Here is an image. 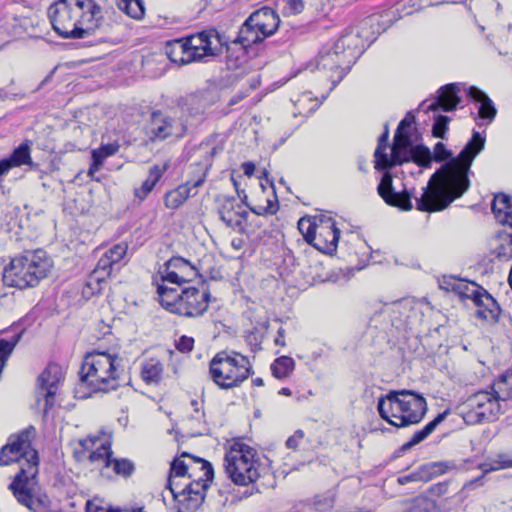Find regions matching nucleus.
Listing matches in <instances>:
<instances>
[{"mask_svg": "<svg viewBox=\"0 0 512 512\" xmlns=\"http://www.w3.org/2000/svg\"><path fill=\"white\" fill-rule=\"evenodd\" d=\"M485 141L481 133L473 131L471 139L455 157L442 142L436 143L431 152L432 161L445 163L422 188L421 196L416 198V208L425 212L442 211L464 195L470 188L472 163L484 149Z\"/></svg>", "mask_w": 512, "mask_h": 512, "instance_id": "obj_1", "label": "nucleus"}, {"mask_svg": "<svg viewBox=\"0 0 512 512\" xmlns=\"http://www.w3.org/2000/svg\"><path fill=\"white\" fill-rule=\"evenodd\" d=\"M381 33L377 18L368 17L356 31L342 35L333 47L322 50L316 59V69L323 71L332 90L346 75L350 65Z\"/></svg>", "mask_w": 512, "mask_h": 512, "instance_id": "obj_2", "label": "nucleus"}, {"mask_svg": "<svg viewBox=\"0 0 512 512\" xmlns=\"http://www.w3.org/2000/svg\"><path fill=\"white\" fill-rule=\"evenodd\" d=\"M30 436V430L11 436L0 450V466L20 463V470L9 489L19 503L36 511L35 505L42 506L41 500L36 496L39 461L37 451L31 446Z\"/></svg>", "mask_w": 512, "mask_h": 512, "instance_id": "obj_3", "label": "nucleus"}, {"mask_svg": "<svg viewBox=\"0 0 512 512\" xmlns=\"http://www.w3.org/2000/svg\"><path fill=\"white\" fill-rule=\"evenodd\" d=\"M54 31L65 39H84L100 26L101 8L94 0H57L48 8Z\"/></svg>", "mask_w": 512, "mask_h": 512, "instance_id": "obj_4", "label": "nucleus"}, {"mask_svg": "<svg viewBox=\"0 0 512 512\" xmlns=\"http://www.w3.org/2000/svg\"><path fill=\"white\" fill-rule=\"evenodd\" d=\"M223 48H226L227 52L230 50L226 37L215 28H209L167 41L164 51L171 62L187 65L217 57L222 54Z\"/></svg>", "mask_w": 512, "mask_h": 512, "instance_id": "obj_5", "label": "nucleus"}, {"mask_svg": "<svg viewBox=\"0 0 512 512\" xmlns=\"http://www.w3.org/2000/svg\"><path fill=\"white\" fill-rule=\"evenodd\" d=\"M123 359L112 350L88 352L81 365L80 380L93 391L109 392L120 386Z\"/></svg>", "mask_w": 512, "mask_h": 512, "instance_id": "obj_6", "label": "nucleus"}, {"mask_svg": "<svg viewBox=\"0 0 512 512\" xmlns=\"http://www.w3.org/2000/svg\"><path fill=\"white\" fill-rule=\"evenodd\" d=\"M380 417L395 427L418 424L425 416V398L412 390H393L378 399Z\"/></svg>", "mask_w": 512, "mask_h": 512, "instance_id": "obj_7", "label": "nucleus"}, {"mask_svg": "<svg viewBox=\"0 0 512 512\" xmlns=\"http://www.w3.org/2000/svg\"><path fill=\"white\" fill-rule=\"evenodd\" d=\"M53 268V261L42 249L25 251L11 259L3 269V282L9 287L26 289L36 287L47 278Z\"/></svg>", "mask_w": 512, "mask_h": 512, "instance_id": "obj_8", "label": "nucleus"}, {"mask_svg": "<svg viewBox=\"0 0 512 512\" xmlns=\"http://www.w3.org/2000/svg\"><path fill=\"white\" fill-rule=\"evenodd\" d=\"M224 470L227 477L238 486H245V497L259 493L256 487L263 466L256 449L237 441L230 445L224 457Z\"/></svg>", "mask_w": 512, "mask_h": 512, "instance_id": "obj_9", "label": "nucleus"}, {"mask_svg": "<svg viewBox=\"0 0 512 512\" xmlns=\"http://www.w3.org/2000/svg\"><path fill=\"white\" fill-rule=\"evenodd\" d=\"M157 292L160 303L166 310L186 317L203 315L211 297L207 289L199 290L189 287L179 292L178 288H171L163 284H158Z\"/></svg>", "mask_w": 512, "mask_h": 512, "instance_id": "obj_10", "label": "nucleus"}, {"mask_svg": "<svg viewBox=\"0 0 512 512\" xmlns=\"http://www.w3.org/2000/svg\"><path fill=\"white\" fill-rule=\"evenodd\" d=\"M251 369L248 358L236 352H218L209 363L212 381L226 390L240 386L250 376Z\"/></svg>", "mask_w": 512, "mask_h": 512, "instance_id": "obj_11", "label": "nucleus"}, {"mask_svg": "<svg viewBox=\"0 0 512 512\" xmlns=\"http://www.w3.org/2000/svg\"><path fill=\"white\" fill-rule=\"evenodd\" d=\"M388 138L389 131H384L378 138V144L374 152V168L378 171H384L377 192L388 205L409 211L412 209L411 195L406 190L402 192L394 190L392 175L388 171L391 168V163L388 162L389 154L387 153Z\"/></svg>", "mask_w": 512, "mask_h": 512, "instance_id": "obj_12", "label": "nucleus"}, {"mask_svg": "<svg viewBox=\"0 0 512 512\" xmlns=\"http://www.w3.org/2000/svg\"><path fill=\"white\" fill-rule=\"evenodd\" d=\"M298 229L305 241L317 250L331 254L336 251L340 238V230L335 221L326 215L310 218H301L298 221Z\"/></svg>", "mask_w": 512, "mask_h": 512, "instance_id": "obj_13", "label": "nucleus"}, {"mask_svg": "<svg viewBox=\"0 0 512 512\" xmlns=\"http://www.w3.org/2000/svg\"><path fill=\"white\" fill-rule=\"evenodd\" d=\"M211 482L200 478L168 477L167 488L175 501L176 511L196 512L203 504Z\"/></svg>", "mask_w": 512, "mask_h": 512, "instance_id": "obj_14", "label": "nucleus"}, {"mask_svg": "<svg viewBox=\"0 0 512 512\" xmlns=\"http://www.w3.org/2000/svg\"><path fill=\"white\" fill-rule=\"evenodd\" d=\"M447 290L451 289L463 299H470L477 307L475 316L487 322L496 323L501 314L497 301L483 287L474 282L452 279Z\"/></svg>", "mask_w": 512, "mask_h": 512, "instance_id": "obj_15", "label": "nucleus"}, {"mask_svg": "<svg viewBox=\"0 0 512 512\" xmlns=\"http://www.w3.org/2000/svg\"><path fill=\"white\" fill-rule=\"evenodd\" d=\"M459 415L468 425L491 422L501 413L500 400L493 392L478 391L458 406Z\"/></svg>", "mask_w": 512, "mask_h": 512, "instance_id": "obj_16", "label": "nucleus"}, {"mask_svg": "<svg viewBox=\"0 0 512 512\" xmlns=\"http://www.w3.org/2000/svg\"><path fill=\"white\" fill-rule=\"evenodd\" d=\"M410 161L422 168H430L432 164L431 151L424 145L413 146L407 132L396 131L388 162L391 163L392 168Z\"/></svg>", "mask_w": 512, "mask_h": 512, "instance_id": "obj_17", "label": "nucleus"}, {"mask_svg": "<svg viewBox=\"0 0 512 512\" xmlns=\"http://www.w3.org/2000/svg\"><path fill=\"white\" fill-rule=\"evenodd\" d=\"M197 470L202 471V476L199 477L202 481L213 480L214 470L208 461L184 452L172 461L169 477L192 479L197 477Z\"/></svg>", "mask_w": 512, "mask_h": 512, "instance_id": "obj_18", "label": "nucleus"}, {"mask_svg": "<svg viewBox=\"0 0 512 512\" xmlns=\"http://www.w3.org/2000/svg\"><path fill=\"white\" fill-rule=\"evenodd\" d=\"M217 152L216 147L201 143L196 150L195 160L186 169L185 185L192 190L202 186L212 165V159Z\"/></svg>", "mask_w": 512, "mask_h": 512, "instance_id": "obj_19", "label": "nucleus"}, {"mask_svg": "<svg viewBox=\"0 0 512 512\" xmlns=\"http://www.w3.org/2000/svg\"><path fill=\"white\" fill-rule=\"evenodd\" d=\"M63 379V368L56 363H49L38 377L37 400H45V411L54 405L55 395Z\"/></svg>", "mask_w": 512, "mask_h": 512, "instance_id": "obj_20", "label": "nucleus"}, {"mask_svg": "<svg viewBox=\"0 0 512 512\" xmlns=\"http://www.w3.org/2000/svg\"><path fill=\"white\" fill-rule=\"evenodd\" d=\"M184 130L182 123L164 116L161 112H153L151 115L148 133L152 141H162L171 136H182Z\"/></svg>", "mask_w": 512, "mask_h": 512, "instance_id": "obj_21", "label": "nucleus"}, {"mask_svg": "<svg viewBox=\"0 0 512 512\" xmlns=\"http://www.w3.org/2000/svg\"><path fill=\"white\" fill-rule=\"evenodd\" d=\"M79 445L85 451L95 448L88 456L91 464H95L97 468H110L112 451L109 440H101L97 436H89L80 440Z\"/></svg>", "mask_w": 512, "mask_h": 512, "instance_id": "obj_22", "label": "nucleus"}, {"mask_svg": "<svg viewBox=\"0 0 512 512\" xmlns=\"http://www.w3.org/2000/svg\"><path fill=\"white\" fill-rule=\"evenodd\" d=\"M459 92L460 84H447L438 90V95L431 103L426 105V102H423L421 107H423L426 111H436L438 109H442L446 112L453 111L461 102Z\"/></svg>", "mask_w": 512, "mask_h": 512, "instance_id": "obj_23", "label": "nucleus"}, {"mask_svg": "<svg viewBox=\"0 0 512 512\" xmlns=\"http://www.w3.org/2000/svg\"><path fill=\"white\" fill-rule=\"evenodd\" d=\"M196 275L195 268L187 260L181 257H173L166 263V269L161 278L163 283L169 282L180 285Z\"/></svg>", "mask_w": 512, "mask_h": 512, "instance_id": "obj_24", "label": "nucleus"}, {"mask_svg": "<svg viewBox=\"0 0 512 512\" xmlns=\"http://www.w3.org/2000/svg\"><path fill=\"white\" fill-rule=\"evenodd\" d=\"M32 141L25 140L12 153L0 160V176H5L13 168L21 166L33 167L34 163L31 156Z\"/></svg>", "mask_w": 512, "mask_h": 512, "instance_id": "obj_25", "label": "nucleus"}, {"mask_svg": "<svg viewBox=\"0 0 512 512\" xmlns=\"http://www.w3.org/2000/svg\"><path fill=\"white\" fill-rule=\"evenodd\" d=\"M247 19L250 24H254V27L266 37L273 35L280 24L278 14L268 7H263L253 12Z\"/></svg>", "mask_w": 512, "mask_h": 512, "instance_id": "obj_26", "label": "nucleus"}, {"mask_svg": "<svg viewBox=\"0 0 512 512\" xmlns=\"http://www.w3.org/2000/svg\"><path fill=\"white\" fill-rule=\"evenodd\" d=\"M127 244L118 243L108 249L98 260L95 274H102V277L109 276L115 264L120 262L127 253Z\"/></svg>", "mask_w": 512, "mask_h": 512, "instance_id": "obj_27", "label": "nucleus"}, {"mask_svg": "<svg viewBox=\"0 0 512 512\" xmlns=\"http://www.w3.org/2000/svg\"><path fill=\"white\" fill-rule=\"evenodd\" d=\"M508 468H512V455L501 453L495 456L494 458H489L488 460L479 465V469L482 471V475L467 482L464 485V488L472 487L477 483H479V485H482L481 481L484 475H486L487 473Z\"/></svg>", "mask_w": 512, "mask_h": 512, "instance_id": "obj_28", "label": "nucleus"}, {"mask_svg": "<svg viewBox=\"0 0 512 512\" xmlns=\"http://www.w3.org/2000/svg\"><path fill=\"white\" fill-rule=\"evenodd\" d=\"M467 95L478 104V117L491 123L497 113L492 100L483 91L473 86L468 89Z\"/></svg>", "mask_w": 512, "mask_h": 512, "instance_id": "obj_29", "label": "nucleus"}, {"mask_svg": "<svg viewBox=\"0 0 512 512\" xmlns=\"http://www.w3.org/2000/svg\"><path fill=\"white\" fill-rule=\"evenodd\" d=\"M218 212L220 219L229 227L239 223L237 217H245L247 214L234 197H224Z\"/></svg>", "mask_w": 512, "mask_h": 512, "instance_id": "obj_30", "label": "nucleus"}, {"mask_svg": "<svg viewBox=\"0 0 512 512\" xmlns=\"http://www.w3.org/2000/svg\"><path fill=\"white\" fill-rule=\"evenodd\" d=\"M265 38L267 37L262 35V32L258 31L256 27H254V24H250L249 20L246 19L242 24L237 37L232 41V44H239L241 45V49L244 50L253 44L263 41Z\"/></svg>", "mask_w": 512, "mask_h": 512, "instance_id": "obj_31", "label": "nucleus"}, {"mask_svg": "<svg viewBox=\"0 0 512 512\" xmlns=\"http://www.w3.org/2000/svg\"><path fill=\"white\" fill-rule=\"evenodd\" d=\"M168 167V162L153 165L149 169L148 178L142 183V186L139 189H135V196L140 200L145 199L161 179Z\"/></svg>", "mask_w": 512, "mask_h": 512, "instance_id": "obj_32", "label": "nucleus"}, {"mask_svg": "<svg viewBox=\"0 0 512 512\" xmlns=\"http://www.w3.org/2000/svg\"><path fill=\"white\" fill-rule=\"evenodd\" d=\"M196 193V191L192 193V189L183 183L165 194L164 205L168 209L175 210Z\"/></svg>", "mask_w": 512, "mask_h": 512, "instance_id": "obj_33", "label": "nucleus"}, {"mask_svg": "<svg viewBox=\"0 0 512 512\" xmlns=\"http://www.w3.org/2000/svg\"><path fill=\"white\" fill-rule=\"evenodd\" d=\"M163 364L156 358H150L142 363L141 377L147 384L159 383L162 379Z\"/></svg>", "mask_w": 512, "mask_h": 512, "instance_id": "obj_34", "label": "nucleus"}, {"mask_svg": "<svg viewBox=\"0 0 512 512\" xmlns=\"http://www.w3.org/2000/svg\"><path fill=\"white\" fill-rule=\"evenodd\" d=\"M448 411H444L439 413L432 421L427 423L422 429L416 431L410 440L403 445L404 449L411 448L423 440H425L434 430L435 428L446 418Z\"/></svg>", "mask_w": 512, "mask_h": 512, "instance_id": "obj_35", "label": "nucleus"}, {"mask_svg": "<svg viewBox=\"0 0 512 512\" xmlns=\"http://www.w3.org/2000/svg\"><path fill=\"white\" fill-rule=\"evenodd\" d=\"M295 366L296 363L292 357L280 356L272 362L270 369L276 379L284 380L293 374Z\"/></svg>", "mask_w": 512, "mask_h": 512, "instance_id": "obj_36", "label": "nucleus"}, {"mask_svg": "<svg viewBox=\"0 0 512 512\" xmlns=\"http://www.w3.org/2000/svg\"><path fill=\"white\" fill-rule=\"evenodd\" d=\"M492 392L500 401L512 398V370L503 373L492 385Z\"/></svg>", "mask_w": 512, "mask_h": 512, "instance_id": "obj_37", "label": "nucleus"}, {"mask_svg": "<svg viewBox=\"0 0 512 512\" xmlns=\"http://www.w3.org/2000/svg\"><path fill=\"white\" fill-rule=\"evenodd\" d=\"M119 149V145L115 143H110L106 145H102L96 150L92 151V159L93 163L89 168V175H92L94 172L98 171L103 164V161L109 157L117 153Z\"/></svg>", "mask_w": 512, "mask_h": 512, "instance_id": "obj_38", "label": "nucleus"}, {"mask_svg": "<svg viewBox=\"0 0 512 512\" xmlns=\"http://www.w3.org/2000/svg\"><path fill=\"white\" fill-rule=\"evenodd\" d=\"M405 512H441L436 502L428 497L419 496L409 502Z\"/></svg>", "mask_w": 512, "mask_h": 512, "instance_id": "obj_39", "label": "nucleus"}, {"mask_svg": "<svg viewBox=\"0 0 512 512\" xmlns=\"http://www.w3.org/2000/svg\"><path fill=\"white\" fill-rule=\"evenodd\" d=\"M117 7L134 19H141L145 14L142 0H115Z\"/></svg>", "mask_w": 512, "mask_h": 512, "instance_id": "obj_40", "label": "nucleus"}, {"mask_svg": "<svg viewBox=\"0 0 512 512\" xmlns=\"http://www.w3.org/2000/svg\"><path fill=\"white\" fill-rule=\"evenodd\" d=\"M511 198L505 194L496 195L492 201L491 209L499 222H502L505 212L509 208Z\"/></svg>", "mask_w": 512, "mask_h": 512, "instance_id": "obj_41", "label": "nucleus"}, {"mask_svg": "<svg viewBox=\"0 0 512 512\" xmlns=\"http://www.w3.org/2000/svg\"><path fill=\"white\" fill-rule=\"evenodd\" d=\"M116 475L130 476L134 471V464L128 459H111V466Z\"/></svg>", "mask_w": 512, "mask_h": 512, "instance_id": "obj_42", "label": "nucleus"}, {"mask_svg": "<svg viewBox=\"0 0 512 512\" xmlns=\"http://www.w3.org/2000/svg\"><path fill=\"white\" fill-rule=\"evenodd\" d=\"M335 503L334 495L327 492L322 495H317L313 500V506L317 511L326 512L333 508Z\"/></svg>", "mask_w": 512, "mask_h": 512, "instance_id": "obj_43", "label": "nucleus"}, {"mask_svg": "<svg viewBox=\"0 0 512 512\" xmlns=\"http://www.w3.org/2000/svg\"><path fill=\"white\" fill-rule=\"evenodd\" d=\"M87 512H115L110 505L99 498H94L86 503Z\"/></svg>", "mask_w": 512, "mask_h": 512, "instance_id": "obj_44", "label": "nucleus"}, {"mask_svg": "<svg viewBox=\"0 0 512 512\" xmlns=\"http://www.w3.org/2000/svg\"><path fill=\"white\" fill-rule=\"evenodd\" d=\"M449 118L447 116L439 115L435 118L433 124V136L437 138H444L447 126H448Z\"/></svg>", "mask_w": 512, "mask_h": 512, "instance_id": "obj_45", "label": "nucleus"}, {"mask_svg": "<svg viewBox=\"0 0 512 512\" xmlns=\"http://www.w3.org/2000/svg\"><path fill=\"white\" fill-rule=\"evenodd\" d=\"M304 10L303 0H287L284 7V13L287 15H296Z\"/></svg>", "mask_w": 512, "mask_h": 512, "instance_id": "obj_46", "label": "nucleus"}, {"mask_svg": "<svg viewBox=\"0 0 512 512\" xmlns=\"http://www.w3.org/2000/svg\"><path fill=\"white\" fill-rule=\"evenodd\" d=\"M304 431L298 429L294 432L292 436H290L286 441V447L291 450H297L300 446V443L304 439Z\"/></svg>", "mask_w": 512, "mask_h": 512, "instance_id": "obj_47", "label": "nucleus"}, {"mask_svg": "<svg viewBox=\"0 0 512 512\" xmlns=\"http://www.w3.org/2000/svg\"><path fill=\"white\" fill-rule=\"evenodd\" d=\"M176 347L179 351L188 353L193 350L194 339L192 337L182 336L177 342Z\"/></svg>", "mask_w": 512, "mask_h": 512, "instance_id": "obj_48", "label": "nucleus"}, {"mask_svg": "<svg viewBox=\"0 0 512 512\" xmlns=\"http://www.w3.org/2000/svg\"><path fill=\"white\" fill-rule=\"evenodd\" d=\"M277 209H278L277 203L273 204L271 201H268L267 207H259L258 209L251 208V210L258 215H262L264 213L274 214V213H276Z\"/></svg>", "mask_w": 512, "mask_h": 512, "instance_id": "obj_49", "label": "nucleus"}, {"mask_svg": "<svg viewBox=\"0 0 512 512\" xmlns=\"http://www.w3.org/2000/svg\"><path fill=\"white\" fill-rule=\"evenodd\" d=\"M275 345L285 347V330L283 328H279L277 331V336L274 339Z\"/></svg>", "mask_w": 512, "mask_h": 512, "instance_id": "obj_50", "label": "nucleus"}, {"mask_svg": "<svg viewBox=\"0 0 512 512\" xmlns=\"http://www.w3.org/2000/svg\"><path fill=\"white\" fill-rule=\"evenodd\" d=\"M413 122V118L405 117L401 120L396 131H405L407 127H410Z\"/></svg>", "mask_w": 512, "mask_h": 512, "instance_id": "obj_51", "label": "nucleus"}, {"mask_svg": "<svg viewBox=\"0 0 512 512\" xmlns=\"http://www.w3.org/2000/svg\"><path fill=\"white\" fill-rule=\"evenodd\" d=\"M509 208L510 209H507V211L505 212V215L503 217V220L501 223L503 224H508L509 222H511L512 220V198H511V202H510V205H509Z\"/></svg>", "mask_w": 512, "mask_h": 512, "instance_id": "obj_52", "label": "nucleus"}, {"mask_svg": "<svg viewBox=\"0 0 512 512\" xmlns=\"http://www.w3.org/2000/svg\"><path fill=\"white\" fill-rule=\"evenodd\" d=\"M243 243V239L236 238L231 241V246L236 250H240L243 247Z\"/></svg>", "mask_w": 512, "mask_h": 512, "instance_id": "obj_53", "label": "nucleus"}, {"mask_svg": "<svg viewBox=\"0 0 512 512\" xmlns=\"http://www.w3.org/2000/svg\"><path fill=\"white\" fill-rule=\"evenodd\" d=\"M244 172L246 175H252L255 169V166L253 163H244L243 164Z\"/></svg>", "mask_w": 512, "mask_h": 512, "instance_id": "obj_54", "label": "nucleus"}, {"mask_svg": "<svg viewBox=\"0 0 512 512\" xmlns=\"http://www.w3.org/2000/svg\"><path fill=\"white\" fill-rule=\"evenodd\" d=\"M244 98V94H238L234 96L230 101L229 105H234Z\"/></svg>", "mask_w": 512, "mask_h": 512, "instance_id": "obj_55", "label": "nucleus"}, {"mask_svg": "<svg viewBox=\"0 0 512 512\" xmlns=\"http://www.w3.org/2000/svg\"><path fill=\"white\" fill-rule=\"evenodd\" d=\"M412 479H413L412 476H404V477H400L398 479V482L400 484H405V483H408L409 481H411Z\"/></svg>", "mask_w": 512, "mask_h": 512, "instance_id": "obj_56", "label": "nucleus"}, {"mask_svg": "<svg viewBox=\"0 0 512 512\" xmlns=\"http://www.w3.org/2000/svg\"><path fill=\"white\" fill-rule=\"evenodd\" d=\"M280 395H284V396H291V390L289 388H282L281 390H279L278 392Z\"/></svg>", "mask_w": 512, "mask_h": 512, "instance_id": "obj_57", "label": "nucleus"}, {"mask_svg": "<svg viewBox=\"0 0 512 512\" xmlns=\"http://www.w3.org/2000/svg\"><path fill=\"white\" fill-rule=\"evenodd\" d=\"M253 384L256 385V386H262L264 383H263V379L262 378H255L253 380Z\"/></svg>", "mask_w": 512, "mask_h": 512, "instance_id": "obj_58", "label": "nucleus"}, {"mask_svg": "<svg viewBox=\"0 0 512 512\" xmlns=\"http://www.w3.org/2000/svg\"><path fill=\"white\" fill-rule=\"evenodd\" d=\"M506 242L508 243V245L510 246V251L512 253V234H509L507 235L506 237Z\"/></svg>", "mask_w": 512, "mask_h": 512, "instance_id": "obj_59", "label": "nucleus"}, {"mask_svg": "<svg viewBox=\"0 0 512 512\" xmlns=\"http://www.w3.org/2000/svg\"><path fill=\"white\" fill-rule=\"evenodd\" d=\"M53 73L54 71H51L50 74L41 82L40 86H43L45 83H47L51 79Z\"/></svg>", "mask_w": 512, "mask_h": 512, "instance_id": "obj_60", "label": "nucleus"}, {"mask_svg": "<svg viewBox=\"0 0 512 512\" xmlns=\"http://www.w3.org/2000/svg\"><path fill=\"white\" fill-rule=\"evenodd\" d=\"M191 403H192L193 406H195V411L198 412V407H197L198 406V402L193 400Z\"/></svg>", "mask_w": 512, "mask_h": 512, "instance_id": "obj_61", "label": "nucleus"}, {"mask_svg": "<svg viewBox=\"0 0 512 512\" xmlns=\"http://www.w3.org/2000/svg\"><path fill=\"white\" fill-rule=\"evenodd\" d=\"M226 501H227V497H225L224 500H222V499L219 500L221 505H225Z\"/></svg>", "mask_w": 512, "mask_h": 512, "instance_id": "obj_62", "label": "nucleus"}, {"mask_svg": "<svg viewBox=\"0 0 512 512\" xmlns=\"http://www.w3.org/2000/svg\"><path fill=\"white\" fill-rule=\"evenodd\" d=\"M200 476H202V471L201 470H197V477L196 478H199Z\"/></svg>", "mask_w": 512, "mask_h": 512, "instance_id": "obj_63", "label": "nucleus"}, {"mask_svg": "<svg viewBox=\"0 0 512 512\" xmlns=\"http://www.w3.org/2000/svg\"><path fill=\"white\" fill-rule=\"evenodd\" d=\"M115 512H126V509L125 510L115 509Z\"/></svg>", "mask_w": 512, "mask_h": 512, "instance_id": "obj_64", "label": "nucleus"}]
</instances>
